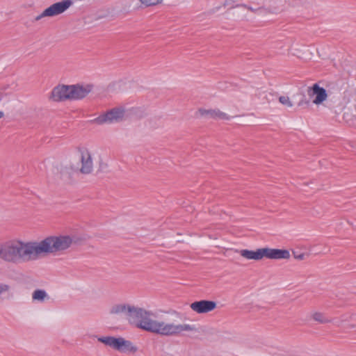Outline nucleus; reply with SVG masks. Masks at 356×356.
<instances>
[{
	"mask_svg": "<svg viewBox=\"0 0 356 356\" xmlns=\"http://www.w3.org/2000/svg\"><path fill=\"white\" fill-rule=\"evenodd\" d=\"M111 314H123L130 325L147 332L154 334H180L187 332H207L203 327H195L189 324L165 323L152 318L153 313L143 308L131 305H113L110 310Z\"/></svg>",
	"mask_w": 356,
	"mask_h": 356,
	"instance_id": "obj_1",
	"label": "nucleus"
},
{
	"mask_svg": "<svg viewBox=\"0 0 356 356\" xmlns=\"http://www.w3.org/2000/svg\"><path fill=\"white\" fill-rule=\"evenodd\" d=\"M199 113L202 116H206L207 118L213 120H229L231 118L227 113L221 111L218 108L215 109H204L200 108L198 110Z\"/></svg>",
	"mask_w": 356,
	"mask_h": 356,
	"instance_id": "obj_13",
	"label": "nucleus"
},
{
	"mask_svg": "<svg viewBox=\"0 0 356 356\" xmlns=\"http://www.w3.org/2000/svg\"><path fill=\"white\" fill-rule=\"evenodd\" d=\"M304 104H309V101H308V100H303V99H302L301 101H300V102H298V106H300L303 105Z\"/></svg>",
	"mask_w": 356,
	"mask_h": 356,
	"instance_id": "obj_22",
	"label": "nucleus"
},
{
	"mask_svg": "<svg viewBox=\"0 0 356 356\" xmlns=\"http://www.w3.org/2000/svg\"><path fill=\"white\" fill-rule=\"evenodd\" d=\"M279 102L287 107H292L293 106L292 102L290 100L288 96H280L279 97Z\"/></svg>",
	"mask_w": 356,
	"mask_h": 356,
	"instance_id": "obj_18",
	"label": "nucleus"
},
{
	"mask_svg": "<svg viewBox=\"0 0 356 356\" xmlns=\"http://www.w3.org/2000/svg\"><path fill=\"white\" fill-rule=\"evenodd\" d=\"M91 85H69L70 100H79L85 98L92 90Z\"/></svg>",
	"mask_w": 356,
	"mask_h": 356,
	"instance_id": "obj_8",
	"label": "nucleus"
},
{
	"mask_svg": "<svg viewBox=\"0 0 356 356\" xmlns=\"http://www.w3.org/2000/svg\"><path fill=\"white\" fill-rule=\"evenodd\" d=\"M69 85H58L50 94L49 99L59 102L70 100Z\"/></svg>",
	"mask_w": 356,
	"mask_h": 356,
	"instance_id": "obj_10",
	"label": "nucleus"
},
{
	"mask_svg": "<svg viewBox=\"0 0 356 356\" xmlns=\"http://www.w3.org/2000/svg\"><path fill=\"white\" fill-rule=\"evenodd\" d=\"M307 92L310 98L315 97L312 103L316 105L321 104L327 97L326 90L318 83H314L312 87H308Z\"/></svg>",
	"mask_w": 356,
	"mask_h": 356,
	"instance_id": "obj_9",
	"label": "nucleus"
},
{
	"mask_svg": "<svg viewBox=\"0 0 356 356\" xmlns=\"http://www.w3.org/2000/svg\"><path fill=\"white\" fill-rule=\"evenodd\" d=\"M77 243L78 238L74 235L60 234L47 236L39 242L35 241L38 257L65 251L73 244H77Z\"/></svg>",
	"mask_w": 356,
	"mask_h": 356,
	"instance_id": "obj_3",
	"label": "nucleus"
},
{
	"mask_svg": "<svg viewBox=\"0 0 356 356\" xmlns=\"http://www.w3.org/2000/svg\"><path fill=\"white\" fill-rule=\"evenodd\" d=\"M4 115L3 112L0 111V118H3Z\"/></svg>",
	"mask_w": 356,
	"mask_h": 356,
	"instance_id": "obj_23",
	"label": "nucleus"
},
{
	"mask_svg": "<svg viewBox=\"0 0 356 356\" xmlns=\"http://www.w3.org/2000/svg\"><path fill=\"white\" fill-rule=\"evenodd\" d=\"M355 331L356 332V330Z\"/></svg>",
	"mask_w": 356,
	"mask_h": 356,
	"instance_id": "obj_24",
	"label": "nucleus"
},
{
	"mask_svg": "<svg viewBox=\"0 0 356 356\" xmlns=\"http://www.w3.org/2000/svg\"><path fill=\"white\" fill-rule=\"evenodd\" d=\"M310 319L320 324H327L332 322V318L327 314L318 311L310 314Z\"/></svg>",
	"mask_w": 356,
	"mask_h": 356,
	"instance_id": "obj_14",
	"label": "nucleus"
},
{
	"mask_svg": "<svg viewBox=\"0 0 356 356\" xmlns=\"http://www.w3.org/2000/svg\"><path fill=\"white\" fill-rule=\"evenodd\" d=\"M241 257L247 259H253L259 261L264 257L270 259H288L290 258V252L287 250L275 249V248H259L256 251L249 250H241L237 251Z\"/></svg>",
	"mask_w": 356,
	"mask_h": 356,
	"instance_id": "obj_4",
	"label": "nucleus"
},
{
	"mask_svg": "<svg viewBox=\"0 0 356 356\" xmlns=\"http://www.w3.org/2000/svg\"><path fill=\"white\" fill-rule=\"evenodd\" d=\"M140 1L146 7H149L161 3L163 0H140Z\"/></svg>",
	"mask_w": 356,
	"mask_h": 356,
	"instance_id": "obj_17",
	"label": "nucleus"
},
{
	"mask_svg": "<svg viewBox=\"0 0 356 356\" xmlns=\"http://www.w3.org/2000/svg\"><path fill=\"white\" fill-rule=\"evenodd\" d=\"M73 4V1L72 0H63L59 2H56L49 7L44 10V11L36 16L35 18V21L38 22L41 19L47 17H54L58 15L61 13H63L65 10H67Z\"/></svg>",
	"mask_w": 356,
	"mask_h": 356,
	"instance_id": "obj_6",
	"label": "nucleus"
},
{
	"mask_svg": "<svg viewBox=\"0 0 356 356\" xmlns=\"http://www.w3.org/2000/svg\"><path fill=\"white\" fill-rule=\"evenodd\" d=\"M216 302L212 300H202L191 304L192 310L197 314H204L213 311L216 308Z\"/></svg>",
	"mask_w": 356,
	"mask_h": 356,
	"instance_id": "obj_11",
	"label": "nucleus"
},
{
	"mask_svg": "<svg viewBox=\"0 0 356 356\" xmlns=\"http://www.w3.org/2000/svg\"><path fill=\"white\" fill-rule=\"evenodd\" d=\"M293 255L294 258L297 260H304L306 256L305 253H300L296 251H293Z\"/></svg>",
	"mask_w": 356,
	"mask_h": 356,
	"instance_id": "obj_20",
	"label": "nucleus"
},
{
	"mask_svg": "<svg viewBox=\"0 0 356 356\" xmlns=\"http://www.w3.org/2000/svg\"><path fill=\"white\" fill-rule=\"evenodd\" d=\"M80 152L81 161L80 172L83 174H90L93 168L91 155L87 149H81Z\"/></svg>",
	"mask_w": 356,
	"mask_h": 356,
	"instance_id": "obj_12",
	"label": "nucleus"
},
{
	"mask_svg": "<svg viewBox=\"0 0 356 356\" xmlns=\"http://www.w3.org/2000/svg\"><path fill=\"white\" fill-rule=\"evenodd\" d=\"M124 115V110L123 108H114L96 118L92 122L97 124L117 122L122 120Z\"/></svg>",
	"mask_w": 356,
	"mask_h": 356,
	"instance_id": "obj_7",
	"label": "nucleus"
},
{
	"mask_svg": "<svg viewBox=\"0 0 356 356\" xmlns=\"http://www.w3.org/2000/svg\"><path fill=\"white\" fill-rule=\"evenodd\" d=\"M234 3V0H225L223 3V6H231L232 8L237 7L236 5V6L233 5Z\"/></svg>",
	"mask_w": 356,
	"mask_h": 356,
	"instance_id": "obj_21",
	"label": "nucleus"
},
{
	"mask_svg": "<svg viewBox=\"0 0 356 356\" xmlns=\"http://www.w3.org/2000/svg\"><path fill=\"white\" fill-rule=\"evenodd\" d=\"M236 6H240V7H242V8H245L246 9H248V10L251 11L252 13H257L258 10H264L265 13H271L268 8H266L264 7H259L258 8H254L251 6H249L246 4H244V3H241V4H237Z\"/></svg>",
	"mask_w": 356,
	"mask_h": 356,
	"instance_id": "obj_16",
	"label": "nucleus"
},
{
	"mask_svg": "<svg viewBox=\"0 0 356 356\" xmlns=\"http://www.w3.org/2000/svg\"><path fill=\"white\" fill-rule=\"evenodd\" d=\"M0 259L5 262L18 264L38 259L35 241H7L0 243Z\"/></svg>",
	"mask_w": 356,
	"mask_h": 356,
	"instance_id": "obj_2",
	"label": "nucleus"
},
{
	"mask_svg": "<svg viewBox=\"0 0 356 356\" xmlns=\"http://www.w3.org/2000/svg\"><path fill=\"white\" fill-rule=\"evenodd\" d=\"M32 298L34 300L43 302L45 298H49L47 293L44 290L36 289L32 294Z\"/></svg>",
	"mask_w": 356,
	"mask_h": 356,
	"instance_id": "obj_15",
	"label": "nucleus"
},
{
	"mask_svg": "<svg viewBox=\"0 0 356 356\" xmlns=\"http://www.w3.org/2000/svg\"><path fill=\"white\" fill-rule=\"evenodd\" d=\"M97 340L111 348L124 353H135L138 348L131 341L122 337L102 335Z\"/></svg>",
	"mask_w": 356,
	"mask_h": 356,
	"instance_id": "obj_5",
	"label": "nucleus"
},
{
	"mask_svg": "<svg viewBox=\"0 0 356 356\" xmlns=\"http://www.w3.org/2000/svg\"><path fill=\"white\" fill-rule=\"evenodd\" d=\"M10 290V286L7 284L0 283V295L8 293Z\"/></svg>",
	"mask_w": 356,
	"mask_h": 356,
	"instance_id": "obj_19",
	"label": "nucleus"
}]
</instances>
